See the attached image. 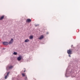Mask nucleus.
<instances>
[{
  "label": "nucleus",
  "instance_id": "obj_10",
  "mask_svg": "<svg viewBox=\"0 0 80 80\" xmlns=\"http://www.w3.org/2000/svg\"><path fill=\"white\" fill-rule=\"evenodd\" d=\"M33 38V36H31L29 38L30 39H32Z\"/></svg>",
  "mask_w": 80,
  "mask_h": 80
},
{
  "label": "nucleus",
  "instance_id": "obj_5",
  "mask_svg": "<svg viewBox=\"0 0 80 80\" xmlns=\"http://www.w3.org/2000/svg\"><path fill=\"white\" fill-rule=\"evenodd\" d=\"M32 20L30 19H28L26 20V22H31Z\"/></svg>",
  "mask_w": 80,
  "mask_h": 80
},
{
  "label": "nucleus",
  "instance_id": "obj_9",
  "mask_svg": "<svg viewBox=\"0 0 80 80\" xmlns=\"http://www.w3.org/2000/svg\"><path fill=\"white\" fill-rule=\"evenodd\" d=\"M25 42H28L29 40L28 39H26L25 40Z\"/></svg>",
  "mask_w": 80,
  "mask_h": 80
},
{
  "label": "nucleus",
  "instance_id": "obj_16",
  "mask_svg": "<svg viewBox=\"0 0 80 80\" xmlns=\"http://www.w3.org/2000/svg\"><path fill=\"white\" fill-rule=\"evenodd\" d=\"M35 26L36 27H37V26H38V25H35Z\"/></svg>",
  "mask_w": 80,
  "mask_h": 80
},
{
  "label": "nucleus",
  "instance_id": "obj_2",
  "mask_svg": "<svg viewBox=\"0 0 80 80\" xmlns=\"http://www.w3.org/2000/svg\"><path fill=\"white\" fill-rule=\"evenodd\" d=\"M13 42V39L12 38L11 40L9 41L8 43L9 45H10V44H12V43Z\"/></svg>",
  "mask_w": 80,
  "mask_h": 80
},
{
  "label": "nucleus",
  "instance_id": "obj_12",
  "mask_svg": "<svg viewBox=\"0 0 80 80\" xmlns=\"http://www.w3.org/2000/svg\"><path fill=\"white\" fill-rule=\"evenodd\" d=\"M22 75L23 76V77H25V74H24V73H22Z\"/></svg>",
  "mask_w": 80,
  "mask_h": 80
},
{
  "label": "nucleus",
  "instance_id": "obj_6",
  "mask_svg": "<svg viewBox=\"0 0 80 80\" xmlns=\"http://www.w3.org/2000/svg\"><path fill=\"white\" fill-rule=\"evenodd\" d=\"M4 18V16H1V18H0V20H3Z\"/></svg>",
  "mask_w": 80,
  "mask_h": 80
},
{
  "label": "nucleus",
  "instance_id": "obj_7",
  "mask_svg": "<svg viewBox=\"0 0 80 80\" xmlns=\"http://www.w3.org/2000/svg\"><path fill=\"white\" fill-rule=\"evenodd\" d=\"M8 74H9V72H8L7 74V75L5 76V79H7V77H8Z\"/></svg>",
  "mask_w": 80,
  "mask_h": 80
},
{
  "label": "nucleus",
  "instance_id": "obj_17",
  "mask_svg": "<svg viewBox=\"0 0 80 80\" xmlns=\"http://www.w3.org/2000/svg\"><path fill=\"white\" fill-rule=\"evenodd\" d=\"M47 35H48V32H47Z\"/></svg>",
  "mask_w": 80,
  "mask_h": 80
},
{
  "label": "nucleus",
  "instance_id": "obj_14",
  "mask_svg": "<svg viewBox=\"0 0 80 80\" xmlns=\"http://www.w3.org/2000/svg\"><path fill=\"white\" fill-rule=\"evenodd\" d=\"M25 80H27V77H26L25 78Z\"/></svg>",
  "mask_w": 80,
  "mask_h": 80
},
{
  "label": "nucleus",
  "instance_id": "obj_8",
  "mask_svg": "<svg viewBox=\"0 0 80 80\" xmlns=\"http://www.w3.org/2000/svg\"><path fill=\"white\" fill-rule=\"evenodd\" d=\"M43 38V36L41 35L39 38V40H41V39H42Z\"/></svg>",
  "mask_w": 80,
  "mask_h": 80
},
{
  "label": "nucleus",
  "instance_id": "obj_18",
  "mask_svg": "<svg viewBox=\"0 0 80 80\" xmlns=\"http://www.w3.org/2000/svg\"><path fill=\"white\" fill-rule=\"evenodd\" d=\"M25 72V71H24V72Z\"/></svg>",
  "mask_w": 80,
  "mask_h": 80
},
{
  "label": "nucleus",
  "instance_id": "obj_4",
  "mask_svg": "<svg viewBox=\"0 0 80 80\" xmlns=\"http://www.w3.org/2000/svg\"><path fill=\"white\" fill-rule=\"evenodd\" d=\"M3 45H8V42H3L2 43Z\"/></svg>",
  "mask_w": 80,
  "mask_h": 80
},
{
  "label": "nucleus",
  "instance_id": "obj_1",
  "mask_svg": "<svg viewBox=\"0 0 80 80\" xmlns=\"http://www.w3.org/2000/svg\"><path fill=\"white\" fill-rule=\"evenodd\" d=\"M67 53L68 54H71L72 53V50L71 49H69L67 51Z\"/></svg>",
  "mask_w": 80,
  "mask_h": 80
},
{
  "label": "nucleus",
  "instance_id": "obj_15",
  "mask_svg": "<svg viewBox=\"0 0 80 80\" xmlns=\"http://www.w3.org/2000/svg\"><path fill=\"white\" fill-rule=\"evenodd\" d=\"M68 57H71V56H70V55H69V56H68Z\"/></svg>",
  "mask_w": 80,
  "mask_h": 80
},
{
  "label": "nucleus",
  "instance_id": "obj_13",
  "mask_svg": "<svg viewBox=\"0 0 80 80\" xmlns=\"http://www.w3.org/2000/svg\"><path fill=\"white\" fill-rule=\"evenodd\" d=\"M14 55H17V53L15 52H14L13 53Z\"/></svg>",
  "mask_w": 80,
  "mask_h": 80
},
{
  "label": "nucleus",
  "instance_id": "obj_3",
  "mask_svg": "<svg viewBox=\"0 0 80 80\" xmlns=\"http://www.w3.org/2000/svg\"><path fill=\"white\" fill-rule=\"evenodd\" d=\"M22 56H19V57H18V61H20V60H21V59H22Z\"/></svg>",
  "mask_w": 80,
  "mask_h": 80
},
{
  "label": "nucleus",
  "instance_id": "obj_11",
  "mask_svg": "<svg viewBox=\"0 0 80 80\" xmlns=\"http://www.w3.org/2000/svg\"><path fill=\"white\" fill-rule=\"evenodd\" d=\"M13 66H11L9 67V68L11 69V68H13Z\"/></svg>",
  "mask_w": 80,
  "mask_h": 80
}]
</instances>
